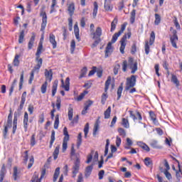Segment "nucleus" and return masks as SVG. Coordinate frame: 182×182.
Masks as SVG:
<instances>
[{
	"label": "nucleus",
	"instance_id": "31",
	"mask_svg": "<svg viewBox=\"0 0 182 182\" xmlns=\"http://www.w3.org/2000/svg\"><path fill=\"white\" fill-rule=\"evenodd\" d=\"M117 17H114V20L111 23L110 32H114V30L116 29V26L117 25Z\"/></svg>",
	"mask_w": 182,
	"mask_h": 182
},
{
	"label": "nucleus",
	"instance_id": "52",
	"mask_svg": "<svg viewBox=\"0 0 182 182\" xmlns=\"http://www.w3.org/2000/svg\"><path fill=\"white\" fill-rule=\"evenodd\" d=\"M75 49H76V42L75 41V40H72L70 43L71 53H73L75 52Z\"/></svg>",
	"mask_w": 182,
	"mask_h": 182
},
{
	"label": "nucleus",
	"instance_id": "63",
	"mask_svg": "<svg viewBox=\"0 0 182 182\" xmlns=\"http://www.w3.org/2000/svg\"><path fill=\"white\" fill-rule=\"evenodd\" d=\"M33 163H35V159L33 158V156H31L29 159L28 168H31L32 166H33Z\"/></svg>",
	"mask_w": 182,
	"mask_h": 182
},
{
	"label": "nucleus",
	"instance_id": "6",
	"mask_svg": "<svg viewBox=\"0 0 182 182\" xmlns=\"http://www.w3.org/2000/svg\"><path fill=\"white\" fill-rule=\"evenodd\" d=\"M40 16L42 18V23H41V32H43L46 28V25H48V16L46 15V12L42 10L40 12Z\"/></svg>",
	"mask_w": 182,
	"mask_h": 182
},
{
	"label": "nucleus",
	"instance_id": "33",
	"mask_svg": "<svg viewBox=\"0 0 182 182\" xmlns=\"http://www.w3.org/2000/svg\"><path fill=\"white\" fill-rule=\"evenodd\" d=\"M35 72H38V70L33 68L30 74V78L28 80L29 85H32V82H33V79H35Z\"/></svg>",
	"mask_w": 182,
	"mask_h": 182
},
{
	"label": "nucleus",
	"instance_id": "21",
	"mask_svg": "<svg viewBox=\"0 0 182 182\" xmlns=\"http://www.w3.org/2000/svg\"><path fill=\"white\" fill-rule=\"evenodd\" d=\"M62 85H63V87L65 88V90H66V92H69L70 90V79H69V77H67L65 79V82H63V80H62Z\"/></svg>",
	"mask_w": 182,
	"mask_h": 182
},
{
	"label": "nucleus",
	"instance_id": "45",
	"mask_svg": "<svg viewBox=\"0 0 182 182\" xmlns=\"http://www.w3.org/2000/svg\"><path fill=\"white\" fill-rule=\"evenodd\" d=\"M160 22H161V17L160 16V14H155L154 24L155 25H160Z\"/></svg>",
	"mask_w": 182,
	"mask_h": 182
},
{
	"label": "nucleus",
	"instance_id": "25",
	"mask_svg": "<svg viewBox=\"0 0 182 182\" xmlns=\"http://www.w3.org/2000/svg\"><path fill=\"white\" fill-rule=\"evenodd\" d=\"M144 163L146 167H151V168L153 167V160H151V159L149 157L145 158Z\"/></svg>",
	"mask_w": 182,
	"mask_h": 182
},
{
	"label": "nucleus",
	"instance_id": "44",
	"mask_svg": "<svg viewBox=\"0 0 182 182\" xmlns=\"http://www.w3.org/2000/svg\"><path fill=\"white\" fill-rule=\"evenodd\" d=\"M87 73V68L84 67L81 71H80V75L79 76V79H82L86 76V74Z\"/></svg>",
	"mask_w": 182,
	"mask_h": 182
},
{
	"label": "nucleus",
	"instance_id": "32",
	"mask_svg": "<svg viewBox=\"0 0 182 182\" xmlns=\"http://www.w3.org/2000/svg\"><path fill=\"white\" fill-rule=\"evenodd\" d=\"M59 174H60V168L58 167L55 168L53 181V182H56V180H58V178L59 177Z\"/></svg>",
	"mask_w": 182,
	"mask_h": 182
},
{
	"label": "nucleus",
	"instance_id": "56",
	"mask_svg": "<svg viewBox=\"0 0 182 182\" xmlns=\"http://www.w3.org/2000/svg\"><path fill=\"white\" fill-rule=\"evenodd\" d=\"M59 127V114L55 115V119L54 122V129H57Z\"/></svg>",
	"mask_w": 182,
	"mask_h": 182
},
{
	"label": "nucleus",
	"instance_id": "61",
	"mask_svg": "<svg viewBox=\"0 0 182 182\" xmlns=\"http://www.w3.org/2000/svg\"><path fill=\"white\" fill-rule=\"evenodd\" d=\"M106 100H107V94L103 93L101 99L102 105H105V103H106Z\"/></svg>",
	"mask_w": 182,
	"mask_h": 182
},
{
	"label": "nucleus",
	"instance_id": "58",
	"mask_svg": "<svg viewBox=\"0 0 182 182\" xmlns=\"http://www.w3.org/2000/svg\"><path fill=\"white\" fill-rule=\"evenodd\" d=\"M118 133L119 134V136H122V137H126V130H124V129L119 128Z\"/></svg>",
	"mask_w": 182,
	"mask_h": 182
},
{
	"label": "nucleus",
	"instance_id": "7",
	"mask_svg": "<svg viewBox=\"0 0 182 182\" xmlns=\"http://www.w3.org/2000/svg\"><path fill=\"white\" fill-rule=\"evenodd\" d=\"M80 168V159H79V158H77L72 168L73 178H75L76 177V175L77 174V173H79Z\"/></svg>",
	"mask_w": 182,
	"mask_h": 182
},
{
	"label": "nucleus",
	"instance_id": "47",
	"mask_svg": "<svg viewBox=\"0 0 182 182\" xmlns=\"http://www.w3.org/2000/svg\"><path fill=\"white\" fill-rule=\"evenodd\" d=\"M110 145V140L107 139L106 140V145H105V154L104 156H107L109 153V146Z\"/></svg>",
	"mask_w": 182,
	"mask_h": 182
},
{
	"label": "nucleus",
	"instance_id": "48",
	"mask_svg": "<svg viewBox=\"0 0 182 182\" xmlns=\"http://www.w3.org/2000/svg\"><path fill=\"white\" fill-rule=\"evenodd\" d=\"M69 139H63V152L65 153L66 150H68V142Z\"/></svg>",
	"mask_w": 182,
	"mask_h": 182
},
{
	"label": "nucleus",
	"instance_id": "53",
	"mask_svg": "<svg viewBox=\"0 0 182 182\" xmlns=\"http://www.w3.org/2000/svg\"><path fill=\"white\" fill-rule=\"evenodd\" d=\"M48 87V82L45 81V82L41 85V93H46V89Z\"/></svg>",
	"mask_w": 182,
	"mask_h": 182
},
{
	"label": "nucleus",
	"instance_id": "29",
	"mask_svg": "<svg viewBox=\"0 0 182 182\" xmlns=\"http://www.w3.org/2000/svg\"><path fill=\"white\" fill-rule=\"evenodd\" d=\"M74 33L77 41H80V37L79 36V26H77V23H75L74 25Z\"/></svg>",
	"mask_w": 182,
	"mask_h": 182
},
{
	"label": "nucleus",
	"instance_id": "38",
	"mask_svg": "<svg viewBox=\"0 0 182 182\" xmlns=\"http://www.w3.org/2000/svg\"><path fill=\"white\" fill-rule=\"evenodd\" d=\"M24 38H25V30H22L19 34L18 43H23Z\"/></svg>",
	"mask_w": 182,
	"mask_h": 182
},
{
	"label": "nucleus",
	"instance_id": "5",
	"mask_svg": "<svg viewBox=\"0 0 182 182\" xmlns=\"http://www.w3.org/2000/svg\"><path fill=\"white\" fill-rule=\"evenodd\" d=\"M68 119L72 121L71 123L73 124H76L79 122V115H76L73 118V108L72 107H68Z\"/></svg>",
	"mask_w": 182,
	"mask_h": 182
},
{
	"label": "nucleus",
	"instance_id": "27",
	"mask_svg": "<svg viewBox=\"0 0 182 182\" xmlns=\"http://www.w3.org/2000/svg\"><path fill=\"white\" fill-rule=\"evenodd\" d=\"M171 82L174 85H176V87H178L180 86V81H178V79L177 78V76L174 74H171Z\"/></svg>",
	"mask_w": 182,
	"mask_h": 182
},
{
	"label": "nucleus",
	"instance_id": "14",
	"mask_svg": "<svg viewBox=\"0 0 182 182\" xmlns=\"http://www.w3.org/2000/svg\"><path fill=\"white\" fill-rule=\"evenodd\" d=\"M44 75L46 77V82H52V79L53 77V73L52 72V70H48V69H46Z\"/></svg>",
	"mask_w": 182,
	"mask_h": 182
},
{
	"label": "nucleus",
	"instance_id": "55",
	"mask_svg": "<svg viewBox=\"0 0 182 182\" xmlns=\"http://www.w3.org/2000/svg\"><path fill=\"white\" fill-rule=\"evenodd\" d=\"M23 157L24 164H26L29 159V151H25L24 156Z\"/></svg>",
	"mask_w": 182,
	"mask_h": 182
},
{
	"label": "nucleus",
	"instance_id": "34",
	"mask_svg": "<svg viewBox=\"0 0 182 182\" xmlns=\"http://www.w3.org/2000/svg\"><path fill=\"white\" fill-rule=\"evenodd\" d=\"M19 171H18V167L15 166L14 168L13 177L15 181L19 178Z\"/></svg>",
	"mask_w": 182,
	"mask_h": 182
},
{
	"label": "nucleus",
	"instance_id": "12",
	"mask_svg": "<svg viewBox=\"0 0 182 182\" xmlns=\"http://www.w3.org/2000/svg\"><path fill=\"white\" fill-rule=\"evenodd\" d=\"M102 28L97 27L95 31H93L91 34L92 35V39H100L102 36Z\"/></svg>",
	"mask_w": 182,
	"mask_h": 182
},
{
	"label": "nucleus",
	"instance_id": "50",
	"mask_svg": "<svg viewBox=\"0 0 182 182\" xmlns=\"http://www.w3.org/2000/svg\"><path fill=\"white\" fill-rule=\"evenodd\" d=\"M19 55H16L13 61L14 66H19Z\"/></svg>",
	"mask_w": 182,
	"mask_h": 182
},
{
	"label": "nucleus",
	"instance_id": "30",
	"mask_svg": "<svg viewBox=\"0 0 182 182\" xmlns=\"http://www.w3.org/2000/svg\"><path fill=\"white\" fill-rule=\"evenodd\" d=\"M58 80H55L53 83V87H52V96H55L56 95V92L58 90Z\"/></svg>",
	"mask_w": 182,
	"mask_h": 182
},
{
	"label": "nucleus",
	"instance_id": "1",
	"mask_svg": "<svg viewBox=\"0 0 182 182\" xmlns=\"http://www.w3.org/2000/svg\"><path fill=\"white\" fill-rule=\"evenodd\" d=\"M126 26H127V23H124L121 26V28L119 31V32L115 33L112 36L111 42L108 43L107 47L105 48V58H109V56H110V55H112V52H113V47L112 46V44L115 43V42H116V41H117L119 36H120V35H122V33H123V32H124V31L126 29Z\"/></svg>",
	"mask_w": 182,
	"mask_h": 182
},
{
	"label": "nucleus",
	"instance_id": "59",
	"mask_svg": "<svg viewBox=\"0 0 182 182\" xmlns=\"http://www.w3.org/2000/svg\"><path fill=\"white\" fill-rule=\"evenodd\" d=\"M55 6H56V0H52L51 4V10L50 11V14H53L55 12Z\"/></svg>",
	"mask_w": 182,
	"mask_h": 182
},
{
	"label": "nucleus",
	"instance_id": "9",
	"mask_svg": "<svg viewBox=\"0 0 182 182\" xmlns=\"http://www.w3.org/2000/svg\"><path fill=\"white\" fill-rule=\"evenodd\" d=\"M170 40L173 48L175 49H178V46H177V41H178V36H177V31L174 30L173 31V36L171 37Z\"/></svg>",
	"mask_w": 182,
	"mask_h": 182
},
{
	"label": "nucleus",
	"instance_id": "40",
	"mask_svg": "<svg viewBox=\"0 0 182 182\" xmlns=\"http://www.w3.org/2000/svg\"><path fill=\"white\" fill-rule=\"evenodd\" d=\"M82 146V132H80L77 139V149H80Z\"/></svg>",
	"mask_w": 182,
	"mask_h": 182
},
{
	"label": "nucleus",
	"instance_id": "17",
	"mask_svg": "<svg viewBox=\"0 0 182 182\" xmlns=\"http://www.w3.org/2000/svg\"><path fill=\"white\" fill-rule=\"evenodd\" d=\"M5 176H6V168L5 167V164H4L0 170V182H4Z\"/></svg>",
	"mask_w": 182,
	"mask_h": 182
},
{
	"label": "nucleus",
	"instance_id": "19",
	"mask_svg": "<svg viewBox=\"0 0 182 182\" xmlns=\"http://www.w3.org/2000/svg\"><path fill=\"white\" fill-rule=\"evenodd\" d=\"M49 41L53 46V49H56V46H58V43L56 42L55 35L53 33L50 34Z\"/></svg>",
	"mask_w": 182,
	"mask_h": 182
},
{
	"label": "nucleus",
	"instance_id": "36",
	"mask_svg": "<svg viewBox=\"0 0 182 182\" xmlns=\"http://www.w3.org/2000/svg\"><path fill=\"white\" fill-rule=\"evenodd\" d=\"M110 113H112V107H108L104 112L105 119H109Z\"/></svg>",
	"mask_w": 182,
	"mask_h": 182
},
{
	"label": "nucleus",
	"instance_id": "2",
	"mask_svg": "<svg viewBox=\"0 0 182 182\" xmlns=\"http://www.w3.org/2000/svg\"><path fill=\"white\" fill-rule=\"evenodd\" d=\"M127 66L129 68V69L132 70L131 73L132 75H134L136 72H137V62H134V59L133 58H129L128 60V64L127 60H124L122 63V70L123 72L127 71Z\"/></svg>",
	"mask_w": 182,
	"mask_h": 182
},
{
	"label": "nucleus",
	"instance_id": "23",
	"mask_svg": "<svg viewBox=\"0 0 182 182\" xmlns=\"http://www.w3.org/2000/svg\"><path fill=\"white\" fill-rule=\"evenodd\" d=\"M93 170V166L90 165L87 166L86 169H85V176L86 177V178H87L88 177L90 176V174H92V171Z\"/></svg>",
	"mask_w": 182,
	"mask_h": 182
},
{
	"label": "nucleus",
	"instance_id": "10",
	"mask_svg": "<svg viewBox=\"0 0 182 182\" xmlns=\"http://www.w3.org/2000/svg\"><path fill=\"white\" fill-rule=\"evenodd\" d=\"M36 65L34 66V70H37V73H39V70L42 68V63H43V60L41 58V55H36Z\"/></svg>",
	"mask_w": 182,
	"mask_h": 182
},
{
	"label": "nucleus",
	"instance_id": "41",
	"mask_svg": "<svg viewBox=\"0 0 182 182\" xmlns=\"http://www.w3.org/2000/svg\"><path fill=\"white\" fill-rule=\"evenodd\" d=\"M136 21V10L133 9L131 12L130 23L133 25Z\"/></svg>",
	"mask_w": 182,
	"mask_h": 182
},
{
	"label": "nucleus",
	"instance_id": "43",
	"mask_svg": "<svg viewBox=\"0 0 182 182\" xmlns=\"http://www.w3.org/2000/svg\"><path fill=\"white\" fill-rule=\"evenodd\" d=\"M71 157H76L77 159V154H76V150L75 149V144H72L71 146V150L70 153Z\"/></svg>",
	"mask_w": 182,
	"mask_h": 182
},
{
	"label": "nucleus",
	"instance_id": "42",
	"mask_svg": "<svg viewBox=\"0 0 182 182\" xmlns=\"http://www.w3.org/2000/svg\"><path fill=\"white\" fill-rule=\"evenodd\" d=\"M55 130H53L51 132V136H50V149H52V146H53V143H55Z\"/></svg>",
	"mask_w": 182,
	"mask_h": 182
},
{
	"label": "nucleus",
	"instance_id": "22",
	"mask_svg": "<svg viewBox=\"0 0 182 182\" xmlns=\"http://www.w3.org/2000/svg\"><path fill=\"white\" fill-rule=\"evenodd\" d=\"M137 146L141 147V149H143V150H145V151H147V152L150 151V147H149L147 144H144V142L138 141Z\"/></svg>",
	"mask_w": 182,
	"mask_h": 182
},
{
	"label": "nucleus",
	"instance_id": "46",
	"mask_svg": "<svg viewBox=\"0 0 182 182\" xmlns=\"http://www.w3.org/2000/svg\"><path fill=\"white\" fill-rule=\"evenodd\" d=\"M63 135L65 136L63 138L64 140H69V132H68V128L66 127L63 128Z\"/></svg>",
	"mask_w": 182,
	"mask_h": 182
},
{
	"label": "nucleus",
	"instance_id": "8",
	"mask_svg": "<svg viewBox=\"0 0 182 182\" xmlns=\"http://www.w3.org/2000/svg\"><path fill=\"white\" fill-rule=\"evenodd\" d=\"M29 123H32V119H29V114L25 112L23 119V125L24 128V132H28V127H29Z\"/></svg>",
	"mask_w": 182,
	"mask_h": 182
},
{
	"label": "nucleus",
	"instance_id": "18",
	"mask_svg": "<svg viewBox=\"0 0 182 182\" xmlns=\"http://www.w3.org/2000/svg\"><path fill=\"white\" fill-rule=\"evenodd\" d=\"M25 102H26V92H23L21 95V100L20 105L18 110H22V109H23V105H25Z\"/></svg>",
	"mask_w": 182,
	"mask_h": 182
},
{
	"label": "nucleus",
	"instance_id": "60",
	"mask_svg": "<svg viewBox=\"0 0 182 182\" xmlns=\"http://www.w3.org/2000/svg\"><path fill=\"white\" fill-rule=\"evenodd\" d=\"M85 138L87 137V134L89 133V123H87L84 128Z\"/></svg>",
	"mask_w": 182,
	"mask_h": 182
},
{
	"label": "nucleus",
	"instance_id": "39",
	"mask_svg": "<svg viewBox=\"0 0 182 182\" xmlns=\"http://www.w3.org/2000/svg\"><path fill=\"white\" fill-rule=\"evenodd\" d=\"M59 149H60V146L58 145L53 153L54 160H56V159H58V156H59Z\"/></svg>",
	"mask_w": 182,
	"mask_h": 182
},
{
	"label": "nucleus",
	"instance_id": "28",
	"mask_svg": "<svg viewBox=\"0 0 182 182\" xmlns=\"http://www.w3.org/2000/svg\"><path fill=\"white\" fill-rule=\"evenodd\" d=\"M123 92V82L120 84L117 89V100H120V98L122 97V93Z\"/></svg>",
	"mask_w": 182,
	"mask_h": 182
},
{
	"label": "nucleus",
	"instance_id": "13",
	"mask_svg": "<svg viewBox=\"0 0 182 182\" xmlns=\"http://www.w3.org/2000/svg\"><path fill=\"white\" fill-rule=\"evenodd\" d=\"M127 39V36L125 34L123 36L120 41L121 46L119 48V50L121 53L124 54V49L126 48V40Z\"/></svg>",
	"mask_w": 182,
	"mask_h": 182
},
{
	"label": "nucleus",
	"instance_id": "11",
	"mask_svg": "<svg viewBox=\"0 0 182 182\" xmlns=\"http://www.w3.org/2000/svg\"><path fill=\"white\" fill-rule=\"evenodd\" d=\"M45 174H46V169H43L41 171V176L39 178V176L36 174H34L33 178H31V182H41L42 178L45 177Z\"/></svg>",
	"mask_w": 182,
	"mask_h": 182
},
{
	"label": "nucleus",
	"instance_id": "3",
	"mask_svg": "<svg viewBox=\"0 0 182 182\" xmlns=\"http://www.w3.org/2000/svg\"><path fill=\"white\" fill-rule=\"evenodd\" d=\"M156 39V34L154 33V31H151L149 41H145V45H144V49H145V53L146 55H149L150 53V46L154 43V41Z\"/></svg>",
	"mask_w": 182,
	"mask_h": 182
},
{
	"label": "nucleus",
	"instance_id": "35",
	"mask_svg": "<svg viewBox=\"0 0 182 182\" xmlns=\"http://www.w3.org/2000/svg\"><path fill=\"white\" fill-rule=\"evenodd\" d=\"M122 125L125 128V129H129L130 127V124L129 123V119L126 118H122Z\"/></svg>",
	"mask_w": 182,
	"mask_h": 182
},
{
	"label": "nucleus",
	"instance_id": "20",
	"mask_svg": "<svg viewBox=\"0 0 182 182\" xmlns=\"http://www.w3.org/2000/svg\"><path fill=\"white\" fill-rule=\"evenodd\" d=\"M35 38H36V36L35 35V33H33L32 36L31 37L28 43V50H31V49L33 48V43H35Z\"/></svg>",
	"mask_w": 182,
	"mask_h": 182
},
{
	"label": "nucleus",
	"instance_id": "26",
	"mask_svg": "<svg viewBox=\"0 0 182 182\" xmlns=\"http://www.w3.org/2000/svg\"><path fill=\"white\" fill-rule=\"evenodd\" d=\"M68 11L69 12L70 16H73V14H75V4L71 3L69 4L68 7Z\"/></svg>",
	"mask_w": 182,
	"mask_h": 182
},
{
	"label": "nucleus",
	"instance_id": "49",
	"mask_svg": "<svg viewBox=\"0 0 182 182\" xmlns=\"http://www.w3.org/2000/svg\"><path fill=\"white\" fill-rule=\"evenodd\" d=\"M42 49H43V46L42 45V43H39L37 48V52L36 53V55L41 56V55L42 54Z\"/></svg>",
	"mask_w": 182,
	"mask_h": 182
},
{
	"label": "nucleus",
	"instance_id": "37",
	"mask_svg": "<svg viewBox=\"0 0 182 182\" xmlns=\"http://www.w3.org/2000/svg\"><path fill=\"white\" fill-rule=\"evenodd\" d=\"M110 83H112V77L108 76L105 82V92H107V90H109V86H110Z\"/></svg>",
	"mask_w": 182,
	"mask_h": 182
},
{
	"label": "nucleus",
	"instance_id": "51",
	"mask_svg": "<svg viewBox=\"0 0 182 182\" xmlns=\"http://www.w3.org/2000/svg\"><path fill=\"white\" fill-rule=\"evenodd\" d=\"M99 8V6L97 5V1L94 2V9L92 12L93 16H96L97 15V9Z\"/></svg>",
	"mask_w": 182,
	"mask_h": 182
},
{
	"label": "nucleus",
	"instance_id": "54",
	"mask_svg": "<svg viewBox=\"0 0 182 182\" xmlns=\"http://www.w3.org/2000/svg\"><path fill=\"white\" fill-rule=\"evenodd\" d=\"M23 75H24V72L22 71L20 77L19 90L22 89V86L23 85Z\"/></svg>",
	"mask_w": 182,
	"mask_h": 182
},
{
	"label": "nucleus",
	"instance_id": "57",
	"mask_svg": "<svg viewBox=\"0 0 182 182\" xmlns=\"http://www.w3.org/2000/svg\"><path fill=\"white\" fill-rule=\"evenodd\" d=\"M61 103H62V100L60 99V97H57V100H56L57 110H60Z\"/></svg>",
	"mask_w": 182,
	"mask_h": 182
},
{
	"label": "nucleus",
	"instance_id": "64",
	"mask_svg": "<svg viewBox=\"0 0 182 182\" xmlns=\"http://www.w3.org/2000/svg\"><path fill=\"white\" fill-rule=\"evenodd\" d=\"M119 69H120V64H117L114 67V75H117V73H119Z\"/></svg>",
	"mask_w": 182,
	"mask_h": 182
},
{
	"label": "nucleus",
	"instance_id": "24",
	"mask_svg": "<svg viewBox=\"0 0 182 182\" xmlns=\"http://www.w3.org/2000/svg\"><path fill=\"white\" fill-rule=\"evenodd\" d=\"M100 117H98V119H97L94 125L93 136H96L97 131L99 130V127H100L99 123H100Z\"/></svg>",
	"mask_w": 182,
	"mask_h": 182
},
{
	"label": "nucleus",
	"instance_id": "62",
	"mask_svg": "<svg viewBox=\"0 0 182 182\" xmlns=\"http://www.w3.org/2000/svg\"><path fill=\"white\" fill-rule=\"evenodd\" d=\"M136 52H137V47L136 46V43H134L131 48V53L132 55H134Z\"/></svg>",
	"mask_w": 182,
	"mask_h": 182
},
{
	"label": "nucleus",
	"instance_id": "4",
	"mask_svg": "<svg viewBox=\"0 0 182 182\" xmlns=\"http://www.w3.org/2000/svg\"><path fill=\"white\" fill-rule=\"evenodd\" d=\"M137 75H131L130 77L127 78L125 90H130L132 87H134L136 86Z\"/></svg>",
	"mask_w": 182,
	"mask_h": 182
},
{
	"label": "nucleus",
	"instance_id": "16",
	"mask_svg": "<svg viewBox=\"0 0 182 182\" xmlns=\"http://www.w3.org/2000/svg\"><path fill=\"white\" fill-rule=\"evenodd\" d=\"M104 8L107 12H112V11H113V6L112 5V1L105 0L104 4Z\"/></svg>",
	"mask_w": 182,
	"mask_h": 182
},
{
	"label": "nucleus",
	"instance_id": "15",
	"mask_svg": "<svg viewBox=\"0 0 182 182\" xmlns=\"http://www.w3.org/2000/svg\"><path fill=\"white\" fill-rule=\"evenodd\" d=\"M149 117L155 126H159V120H157V115L153 111H149Z\"/></svg>",
	"mask_w": 182,
	"mask_h": 182
}]
</instances>
